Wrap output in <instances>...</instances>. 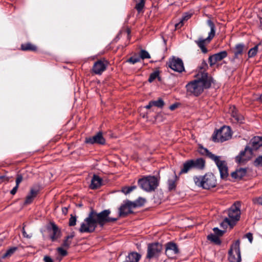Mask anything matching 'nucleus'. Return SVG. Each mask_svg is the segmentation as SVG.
Wrapping results in <instances>:
<instances>
[{
	"mask_svg": "<svg viewBox=\"0 0 262 262\" xmlns=\"http://www.w3.org/2000/svg\"><path fill=\"white\" fill-rule=\"evenodd\" d=\"M110 209H105L98 213L92 209L88 217L81 223L79 231L80 233H92L98 226L103 227L106 224L114 223L118 220V217H110Z\"/></svg>",
	"mask_w": 262,
	"mask_h": 262,
	"instance_id": "nucleus-1",
	"label": "nucleus"
},
{
	"mask_svg": "<svg viewBox=\"0 0 262 262\" xmlns=\"http://www.w3.org/2000/svg\"><path fill=\"white\" fill-rule=\"evenodd\" d=\"M212 82V78L208 76L207 73H203L201 78L192 80L186 84L187 93L189 95L198 96L204 89L209 88Z\"/></svg>",
	"mask_w": 262,
	"mask_h": 262,
	"instance_id": "nucleus-2",
	"label": "nucleus"
},
{
	"mask_svg": "<svg viewBox=\"0 0 262 262\" xmlns=\"http://www.w3.org/2000/svg\"><path fill=\"white\" fill-rule=\"evenodd\" d=\"M198 151L200 154L206 156L215 163L219 169L221 179H224L227 178L228 176V170L225 161L221 160V157L212 154L207 148L203 147L202 146H199Z\"/></svg>",
	"mask_w": 262,
	"mask_h": 262,
	"instance_id": "nucleus-3",
	"label": "nucleus"
},
{
	"mask_svg": "<svg viewBox=\"0 0 262 262\" xmlns=\"http://www.w3.org/2000/svg\"><path fill=\"white\" fill-rule=\"evenodd\" d=\"M240 203L238 202L234 203L228 210L227 213L228 217H226L223 222L221 223V226L224 228H227V226L232 227L235 225L236 222L240 219L241 210Z\"/></svg>",
	"mask_w": 262,
	"mask_h": 262,
	"instance_id": "nucleus-4",
	"label": "nucleus"
},
{
	"mask_svg": "<svg viewBox=\"0 0 262 262\" xmlns=\"http://www.w3.org/2000/svg\"><path fill=\"white\" fill-rule=\"evenodd\" d=\"M251 148L246 146L244 151H242L235 158V161L239 164H244L249 159V157L246 156V152L248 150L250 153L252 150H257L262 147V137L255 136L252 138L250 141Z\"/></svg>",
	"mask_w": 262,
	"mask_h": 262,
	"instance_id": "nucleus-5",
	"label": "nucleus"
},
{
	"mask_svg": "<svg viewBox=\"0 0 262 262\" xmlns=\"http://www.w3.org/2000/svg\"><path fill=\"white\" fill-rule=\"evenodd\" d=\"M193 181L196 186L205 189L214 188L217 184L215 177L212 173H206L204 176H195Z\"/></svg>",
	"mask_w": 262,
	"mask_h": 262,
	"instance_id": "nucleus-6",
	"label": "nucleus"
},
{
	"mask_svg": "<svg viewBox=\"0 0 262 262\" xmlns=\"http://www.w3.org/2000/svg\"><path fill=\"white\" fill-rule=\"evenodd\" d=\"M139 186L147 192L155 191L159 184V180L155 176H147L138 180Z\"/></svg>",
	"mask_w": 262,
	"mask_h": 262,
	"instance_id": "nucleus-7",
	"label": "nucleus"
},
{
	"mask_svg": "<svg viewBox=\"0 0 262 262\" xmlns=\"http://www.w3.org/2000/svg\"><path fill=\"white\" fill-rule=\"evenodd\" d=\"M207 23L210 28V31L208 34V36L205 39L200 38L198 40L195 41V42L201 49L203 53H207L208 50L205 47V44L209 43L214 37L215 34V27L213 21L209 19L207 20Z\"/></svg>",
	"mask_w": 262,
	"mask_h": 262,
	"instance_id": "nucleus-8",
	"label": "nucleus"
},
{
	"mask_svg": "<svg viewBox=\"0 0 262 262\" xmlns=\"http://www.w3.org/2000/svg\"><path fill=\"white\" fill-rule=\"evenodd\" d=\"M228 259L230 262H241L240 241H236L231 245L228 252Z\"/></svg>",
	"mask_w": 262,
	"mask_h": 262,
	"instance_id": "nucleus-9",
	"label": "nucleus"
},
{
	"mask_svg": "<svg viewBox=\"0 0 262 262\" xmlns=\"http://www.w3.org/2000/svg\"><path fill=\"white\" fill-rule=\"evenodd\" d=\"M231 133L229 127L224 126L214 133L212 140L214 142H223L231 138Z\"/></svg>",
	"mask_w": 262,
	"mask_h": 262,
	"instance_id": "nucleus-10",
	"label": "nucleus"
},
{
	"mask_svg": "<svg viewBox=\"0 0 262 262\" xmlns=\"http://www.w3.org/2000/svg\"><path fill=\"white\" fill-rule=\"evenodd\" d=\"M162 250V245L158 243L150 244L148 245L146 258L151 259L157 257Z\"/></svg>",
	"mask_w": 262,
	"mask_h": 262,
	"instance_id": "nucleus-11",
	"label": "nucleus"
},
{
	"mask_svg": "<svg viewBox=\"0 0 262 262\" xmlns=\"http://www.w3.org/2000/svg\"><path fill=\"white\" fill-rule=\"evenodd\" d=\"M108 65V62L104 58L98 60L93 64L92 72L96 75H101L106 69Z\"/></svg>",
	"mask_w": 262,
	"mask_h": 262,
	"instance_id": "nucleus-12",
	"label": "nucleus"
},
{
	"mask_svg": "<svg viewBox=\"0 0 262 262\" xmlns=\"http://www.w3.org/2000/svg\"><path fill=\"white\" fill-rule=\"evenodd\" d=\"M168 67L172 70L181 73L184 71L183 61L179 58L173 57L169 59Z\"/></svg>",
	"mask_w": 262,
	"mask_h": 262,
	"instance_id": "nucleus-13",
	"label": "nucleus"
},
{
	"mask_svg": "<svg viewBox=\"0 0 262 262\" xmlns=\"http://www.w3.org/2000/svg\"><path fill=\"white\" fill-rule=\"evenodd\" d=\"M85 143L90 144H98L104 145L105 144V139L103 136L102 133L99 132L93 137H86L85 139Z\"/></svg>",
	"mask_w": 262,
	"mask_h": 262,
	"instance_id": "nucleus-14",
	"label": "nucleus"
},
{
	"mask_svg": "<svg viewBox=\"0 0 262 262\" xmlns=\"http://www.w3.org/2000/svg\"><path fill=\"white\" fill-rule=\"evenodd\" d=\"M179 253V250L176 244L168 242L166 244L165 254L169 258H173Z\"/></svg>",
	"mask_w": 262,
	"mask_h": 262,
	"instance_id": "nucleus-15",
	"label": "nucleus"
},
{
	"mask_svg": "<svg viewBox=\"0 0 262 262\" xmlns=\"http://www.w3.org/2000/svg\"><path fill=\"white\" fill-rule=\"evenodd\" d=\"M228 55L226 51H223L214 54L209 57L208 61L211 67L215 64L217 62L222 61Z\"/></svg>",
	"mask_w": 262,
	"mask_h": 262,
	"instance_id": "nucleus-16",
	"label": "nucleus"
},
{
	"mask_svg": "<svg viewBox=\"0 0 262 262\" xmlns=\"http://www.w3.org/2000/svg\"><path fill=\"white\" fill-rule=\"evenodd\" d=\"M132 204V202L127 200L124 204L122 205L119 208V216H125L129 214L132 213V209L134 208Z\"/></svg>",
	"mask_w": 262,
	"mask_h": 262,
	"instance_id": "nucleus-17",
	"label": "nucleus"
},
{
	"mask_svg": "<svg viewBox=\"0 0 262 262\" xmlns=\"http://www.w3.org/2000/svg\"><path fill=\"white\" fill-rule=\"evenodd\" d=\"M50 230L52 231V234L50 235V238L52 241H55L60 237L61 232L57 226L54 223H51Z\"/></svg>",
	"mask_w": 262,
	"mask_h": 262,
	"instance_id": "nucleus-18",
	"label": "nucleus"
},
{
	"mask_svg": "<svg viewBox=\"0 0 262 262\" xmlns=\"http://www.w3.org/2000/svg\"><path fill=\"white\" fill-rule=\"evenodd\" d=\"M231 116L234 119L235 123H242L244 120V117L238 113V112L234 106L230 108Z\"/></svg>",
	"mask_w": 262,
	"mask_h": 262,
	"instance_id": "nucleus-19",
	"label": "nucleus"
},
{
	"mask_svg": "<svg viewBox=\"0 0 262 262\" xmlns=\"http://www.w3.org/2000/svg\"><path fill=\"white\" fill-rule=\"evenodd\" d=\"M190 161L193 168L199 170L204 169L205 167V160L204 159L200 158L196 159H191Z\"/></svg>",
	"mask_w": 262,
	"mask_h": 262,
	"instance_id": "nucleus-20",
	"label": "nucleus"
},
{
	"mask_svg": "<svg viewBox=\"0 0 262 262\" xmlns=\"http://www.w3.org/2000/svg\"><path fill=\"white\" fill-rule=\"evenodd\" d=\"M141 255L136 252L128 253L122 262H138L141 258Z\"/></svg>",
	"mask_w": 262,
	"mask_h": 262,
	"instance_id": "nucleus-21",
	"label": "nucleus"
},
{
	"mask_svg": "<svg viewBox=\"0 0 262 262\" xmlns=\"http://www.w3.org/2000/svg\"><path fill=\"white\" fill-rule=\"evenodd\" d=\"M102 183V179L96 174H94L90 187L92 189H96L99 188Z\"/></svg>",
	"mask_w": 262,
	"mask_h": 262,
	"instance_id": "nucleus-22",
	"label": "nucleus"
},
{
	"mask_svg": "<svg viewBox=\"0 0 262 262\" xmlns=\"http://www.w3.org/2000/svg\"><path fill=\"white\" fill-rule=\"evenodd\" d=\"M38 192V190L37 189L31 188L30 193L26 196L25 204H31L33 202L34 199L36 196Z\"/></svg>",
	"mask_w": 262,
	"mask_h": 262,
	"instance_id": "nucleus-23",
	"label": "nucleus"
},
{
	"mask_svg": "<svg viewBox=\"0 0 262 262\" xmlns=\"http://www.w3.org/2000/svg\"><path fill=\"white\" fill-rule=\"evenodd\" d=\"M233 54L234 55L231 59V62L236 68L239 67L243 61L242 56L236 53H233Z\"/></svg>",
	"mask_w": 262,
	"mask_h": 262,
	"instance_id": "nucleus-24",
	"label": "nucleus"
},
{
	"mask_svg": "<svg viewBox=\"0 0 262 262\" xmlns=\"http://www.w3.org/2000/svg\"><path fill=\"white\" fill-rule=\"evenodd\" d=\"M20 49L24 51H33L36 52L37 50V47L31 42H27L21 45Z\"/></svg>",
	"mask_w": 262,
	"mask_h": 262,
	"instance_id": "nucleus-25",
	"label": "nucleus"
},
{
	"mask_svg": "<svg viewBox=\"0 0 262 262\" xmlns=\"http://www.w3.org/2000/svg\"><path fill=\"white\" fill-rule=\"evenodd\" d=\"M246 169L240 168L231 173V176L234 179H241L246 174Z\"/></svg>",
	"mask_w": 262,
	"mask_h": 262,
	"instance_id": "nucleus-26",
	"label": "nucleus"
},
{
	"mask_svg": "<svg viewBox=\"0 0 262 262\" xmlns=\"http://www.w3.org/2000/svg\"><path fill=\"white\" fill-rule=\"evenodd\" d=\"M193 166L191 163V162L190 160L186 161L185 163L183 164V166L182 168L181 169L179 174H181L183 173H187L189 170L193 169Z\"/></svg>",
	"mask_w": 262,
	"mask_h": 262,
	"instance_id": "nucleus-27",
	"label": "nucleus"
},
{
	"mask_svg": "<svg viewBox=\"0 0 262 262\" xmlns=\"http://www.w3.org/2000/svg\"><path fill=\"white\" fill-rule=\"evenodd\" d=\"M246 50L245 46L243 43H238L235 46L233 49V53H236L237 54L242 56L244 52Z\"/></svg>",
	"mask_w": 262,
	"mask_h": 262,
	"instance_id": "nucleus-28",
	"label": "nucleus"
},
{
	"mask_svg": "<svg viewBox=\"0 0 262 262\" xmlns=\"http://www.w3.org/2000/svg\"><path fill=\"white\" fill-rule=\"evenodd\" d=\"M136 3L135 8L137 10L138 13L142 11L145 6V0H134Z\"/></svg>",
	"mask_w": 262,
	"mask_h": 262,
	"instance_id": "nucleus-29",
	"label": "nucleus"
},
{
	"mask_svg": "<svg viewBox=\"0 0 262 262\" xmlns=\"http://www.w3.org/2000/svg\"><path fill=\"white\" fill-rule=\"evenodd\" d=\"M207 239L216 245H219L221 244V240L216 235L210 234L207 236Z\"/></svg>",
	"mask_w": 262,
	"mask_h": 262,
	"instance_id": "nucleus-30",
	"label": "nucleus"
},
{
	"mask_svg": "<svg viewBox=\"0 0 262 262\" xmlns=\"http://www.w3.org/2000/svg\"><path fill=\"white\" fill-rule=\"evenodd\" d=\"M177 180V176L176 174L174 175L173 179L169 180L168 181V189L172 190L175 189L176 187V181Z\"/></svg>",
	"mask_w": 262,
	"mask_h": 262,
	"instance_id": "nucleus-31",
	"label": "nucleus"
},
{
	"mask_svg": "<svg viewBox=\"0 0 262 262\" xmlns=\"http://www.w3.org/2000/svg\"><path fill=\"white\" fill-rule=\"evenodd\" d=\"M74 236L73 234L67 236L63 241L62 246L66 249H68L71 244V239L74 237Z\"/></svg>",
	"mask_w": 262,
	"mask_h": 262,
	"instance_id": "nucleus-32",
	"label": "nucleus"
},
{
	"mask_svg": "<svg viewBox=\"0 0 262 262\" xmlns=\"http://www.w3.org/2000/svg\"><path fill=\"white\" fill-rule=\"evenodd\" d=\"M145 203V199L142 198H139L137 200H136L134 202H132V205L133 207L136 208L139 207H141L143 206L144 203Z\"/></svg>",
	"mask_w": 262,
	"mask_h": 262,
	"instance_id": "nucleus-33",
	"label": "nucleus"
},
{
	"mask_svg": "<svg viewBox=\"0 0 262 262\" xmlns=\"http://www.w3.org/2000/svg\"><path fill=\"white\" fill-rule=\"evenodd\" d=\"M259 45L260 44H258L249 50L248 52V58H252L257 54Z\"/></svg>",
	"mask_w": 262,
	"mask_h": 262,
	"instance_id": "nucleus-34",
	"label": "nucleus"
},
{
	"mask_svg": "<svg viewBox=\"0 0 262 262\" xmlns=\"http://www.w3.org/2000/svg\"><path fill=\"white\" fill-rule=\"evenodd\" d=\"M17 248L15 247H11L8 249L6 252L2 255L3 258H6L10 257L17 250Z\"/></svg>",
	"mask_w": 262,
	"mask_h": 262,
	"instance_id": "nucleus-35",
	"label": "nucleus"
},
{
	"mask_svg": "<svg viewBox=\"0 0 262 262\" xmlns=\"http://www.w3.org/2000/svg\"><path fill=\"white\" fill-rule=\"evenodd\" d=\"M152 103L153 106H155L159 108H162L165 104L162 98H159L157 100L152 101Z\"/></svg>",
	"mask_w": 262,
	"mask_h": 262,
	"instance_id": "nucleus-36",
	"label": "nucleus"
},
{
	"mask_svg": "<svg viewBox=\"0 0 262 262\" xmlns=\"http://www.w3.org/2000/svg\"><path fill=\"white\" fill-rule=\"evenodd\" d=\"M136 186H133L130 187H123L122 188V192L125 194L129 193L131 191L136 188Z\"/></svg>",
	"mask_w": 262,
	"mask_h": 262,
	"instance_id": "nucleus-37",
	"label": "nucleus"
},
{
	"mask_svg": "<svg viewBox=\"0 0 262 262\" xmlns=\"http://www.w3.org/2000/svg\"><path fill=\"white\" fill-rule=\"evenodd\" d=\"M57 251L59 255H60L61 257L59 259L60 260L62 257L66 256L68 255V252L66 249H63V247H58L57 248Z\"/></svg>",
	"mask_w": 262,
	"mask_h": 262,
	"instance_id": "nucleus-38",
	"label": "nucleus"
},
{
	"mask_svg": "<svg viewBox=\"0 0 262 262\" xmlns=\"http://www.w3.org/2000/svg\"><path fill=\"white\" fill-rule=\"evenodd\" d=\"M140 56L142 59L150 58V56L148 52L144 50H141L140 53Z\"/></svg>",
	"mask_w": 262,
	"mask_h": 262,
	"instance_id": "nucleus-39",
	"label": "nucleus"
},
{
	"mask_svg": "<svg viewBox=\"0 0 262 262\" xmlns=\"http://www.w3.org/2000/svg\"><path fill=\"white\" fill-rule=\"evenodd\" d=\"M159 72L158 71H155L154 72L150 74L148 78V81L149 82H152L156 78L158 77L159 78Z\"/></svg>",
	"mask_w": 262,
	"mask_h": 262,
	"instance_id": "nucleus-40",
	"label": "nucleus"
},
{
	"mask_svg": "<svg viewBox=\"0 0 262 262\" xmlns=\"http://www.w3.org/2000/svg\"><path fill=\"white\" fill-rule=\"evenodd\" d=\"M76 217L75 216H73V215H71V217L69 219V225L70 226H74L76 224Z\"/></svg>",
	"mask_w": 262,
	"mask_h": 262,
	"instance_id": "nucleus-41",
	"label": "nucleus"
},
{
	"mask_svg": "<svg viewBox=\"0 0 262 262\" xmlns=\"http://www.w3.org/2000/svg\"><path fill=\"white\" fill-rule=\"evenodd\" d=\"M254 165L256 166H262V156L257 157L254 161Z\"/></svg>",
	"mask_w": 262,
	"mask_h": 262,
	"instance_id": "nucleus-42",
	"label": "nucleus"
},
{
	"mask_svg": "<svg viewBox=\"0 0 262 262\" xmlns=\"http://www.w3.org/2000/svg\"><path fill=\"white\" fill-rule=\"evenodd\" d=\"M140 59L139 57H131L130 58H129L128 59L127 62L132 63V64H135V63L140 61Z\"/></svg>",
	"mask_w": 262,
	"mask_h": 262,
	"instance_id": "nucleus-43",
	"label": "nucleus"
},
{
	"mask_svg": "<svg viewBox=\"0 0 262 262\" xmlns=\"http://www.w3.org/2000/svg\"><path fill=\"white\" fill-rule=\"evenodd\" d=\"M201 70L205 71L208 68V64L205 60H203L201 66H200Z\"/></svg>",
	"mask_w": 262,
	"mask_h": 262,
	"instance_id": "nucleus-44",
	"label": "nucleus"
},
{
	"mask_svg": "<svg viewBox=\"0 0 262 262\" xmlns=\"http://www.w3.org/2000/svg\"><path fill=\"white\" fill-rule=\"evenodd\" d=\"M253 201L254 204L262 206V196L254 199Z\"/></svg>",
	"mask_w": 262,
	"mask_h": 262,
	"instance_id": "nucleus-45",
	"label": "nucleus"
},
{
	"mask_svg": "<svg viewBox=\"0 0 262 262\" xmlns=\"http://www.w3.org/2000/svg\"><path fill=\"white\" fill-rule=\"evenodd\" d=\"M213 231H214V233H215L214 235H216L218 236H222L223 234V233H224V231L220 230L217 228H213Z\"/></svg>",
	"mask_w": 262,
	"mask_h": 262,
	"instance_id": "nucleus-46",
	"label": "nucleus"
},
{
	"mask_svg": "<svg viewBox=\"0 0 262 262\" xmlns=\"http://www.w3.org/2000/svg\"><path fill=\"white\" fill-rule=\"evenodd\" d=\"M23 181V177L21 174H17L16 179V185L19 186V184Z\"/></svg>",
	"mask_w": 262,
	"mask_h": 262,
	"instance_id": "nucleus-47",
	"label": "nucleus"
},
{
	"mask_svg": "<svg viewBox=\"0 0 262 262\" xmlns=\"http://www.w3.org/2000/svg\"><path fill=\"white\" fill-rule=\"evenodd\" d=\"M184 21L181 19L179 23L176 24H175L176 29L177 30V29H180L184 25Z\"/></svg>",
	"mask_w": 262,
	"mask_h": 262,
	"instance_id": "nucleus-48",
	"label": "nucleus"
},
{
	"mask_svg": "<svg viewBox=\"0 0 262 262\" xmlns=\"http://www.w3.org/2000/svg\"><path fill=\"white\" fill-rule=\"evenodd\" d=\"M9 181V178L6 176H0V183L4 182H8Z\"/></svg>",
	"mask_w": 262,
	"mask_h": 262,
	"instance_id": "nucleus-49",
	"label": "nucleus"
},
{
	"mask_svg": "<svg viewBox=\"0 0 262 262\" xmlns=\"http://www.w3.org/2000/svg\"><path fill=\"white\" fill-rule=\"evenodd\" d=\"M245 236L247 238L250 242V243L252 242L253 241V235L251 233H247Z\"/></svg>",
	"mask_w": 262,
	"mask_h": 262,
	"instance_id": "nucleus-50",
	"label": "nucleus"
},
{
	"mask_svg": "<svg viewBox=\"0 0 262 262\" xmlns=\"http://www.w3.org/2000/svg\"><path fill=\"white\" fill-rule=\"evenodd\" d=\"M191 14H185V15L182 18V19L184 21H187L191 17Z\"/></svg>",
	"mask_w": 262,
	"mask_h": 262,
	"instance_id": "nucleus-51",
	"label": "nucleus"
},
{
	"mask_svg": "<svg viewBox=\"0 0 262 262\" xmlns=\"http://www.w3.org/2000/svg\"><path fill=\"white\" fill-rule=\"evenodd\" d=\"M43 260L45 262H54L53 259L49 256H45Z\"/></svg>",
	"mask_w": 262,
	"mask_h": 262,
	"instance_id": "nucleus-52",
	"label": "nucleus"
},
{
	"mask_svg": "<svg viewBox=\"0 0 262 262\" xmlns=\"http://www.w3.org/2000/svg\"><path fill=\"white\" fill-rule=\"evenodd\" d=\"M23 234L25 237H26L28 238H30L31 237V235H30L27 233V232H26V231L25 230L24 227H23Z\"/></svg>",
	"mask_w": 262,
	"mask_h": 262,
	"instance_id": "nucleus-53",
	"label": "nucleus"
},
{
	"mask_svg": "<svg viewBox=\"0 0 262 262\" xmlns=\"http://www.w3.org/2000/svg\"><path fill=\"white\" fill-rule=\"evenodd\" d=\"M18 186H15L10 191V193L12 195H14L16 192H17V190L18 189Z\"/></svg>",
	"mask_w": 262,
	"mask_h": 262,
	"instance_id": "nucleus-54",
	"label": "nucleus"
},
{
	"mask_svg": "<svg viewBox=\"0 0 262 262\" xmlns=\"http://www.w3.org/2000/svg\"><path fill=\"white\" fill-rule=\"evenodd\" d=\"M177 106L178 105L177 104H173L169 106V109L171 111H173L177 107Z\"/></svg>",
	"mask_w": 262,
	"mask_h": 262,
	"instance_id": "nucleus-55",
	"label": "nucleus"
},
{
	"mask_svg": "<svg viewBox=\"0 0 262 262\" xmlns=\"http://www.w3.org/2000/svg\"><path fill=\"white\" fill-rule=\"evenodd\" d=\"M152 106H153V104L152 103V101H150L149 103H148V104L146 106H145V108H147V109H149Z\"/></svg>",
	"mask_w": 262,
	"mask_h": 262,
	"instance_id": "nucleus-56",
	"label": "nucleus"
},
{
	"mask_svg": "<svg viewBox=\"0 0 262 262\" xmlns=\"http://www.w3.org/2000/svg\"><path fill=\"white\" fill-rule=\"evenodd\" d=\"M62 213L65 215L67 214V213H68V209L66 207L62 208Z\"/></svg>",
	"mask_w": 262,
	"mask_h": 262,
	"instance_id": "nucleus-57",
	"label": "nucleus"
}]
</instances>
